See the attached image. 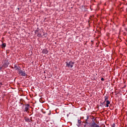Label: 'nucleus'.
Listing matches in <instances>:
<instances>
[{"label":"nucleus","mask_w":127,"mask_h":127,"mask_svg":"<svg viewBox=\"0 0 127 127\" xmlns=\"http://www.w3.org/2000/svg\"><path fill=\"white\" fill-rule=\"evenodd\" d=\"M42 53L44 54H48V50H46V49H44L42 51Z\"/></svg>","instance_id":"7"},{"label":"nucleus","mask_w":127,"mask_h":127,"mask_svg":"<svg viewBox=\"0 0 127 127\" xmlns=\"http://www.w3.org/2000/svg\"><path fill=\"white\" fill-rule=\"evenodd\" d=\"M24 119L26 122H30V119H29V118H27L26 117H25Z\"/></svg>","instance_id":"9"},{"label":"nucleus","mask_w":127,"mask_h":127,"mask_svg":"<svg viewBox=\"0 0 127 127\" xmlns=\"http://www.w3.org/2000/svg\"><path fill=\"white\" fill-rule=\"evenodd\" d=\"M23 107H24V104H23Z\"/></svg>","instance_id":"24"},{"label":"nucleus","mask_w":127,"mask_h":127,"mask_svg":"<svg viewBox=\"0 0 127 127\" xmlns=\"http://www.w3.org/2000/svg\"><path fill=\"white\" fill-rule=\"evenodd\" d=\"M30 121H32V117H31L30 118Z\"/></svg>","instance_id":"15"},{"label":"nucleus","mask_w":127,"mask_h":127,"mask_svg":"<svg viewBox=\"0 0 127 127\" xmlns=\"http://www.w3.org/2000/svg\"><path fill=\"white\" fill-rule=\"evenodd\" d=\"M97 127H99V125H97Z\"/></svg>","instance_id":"23"},{"label":"nucleus","mask_w":127,"mask_h":127,"mask_svg":"<svg viewBox=\"0 0 127 127\" xmlns=\"http://www.w3.org/2000/svg\"><path fill=\"white\" fill-rule=\"evenodd\" d=\"M108 98H109V97H108V96H105V101L106 102H107V100H108Z\"/></svg>","instance_id":"10"},{"label":"nucleus","mask_w":127,"mask_h":127,"mask_svg":"<svg viewBox=\"0 0 127 127\" xmlns=\"http://www.w3.org/2000/svg\"><path fill=\"white\" fill-rule=\"evenodd\" d=\"M101 80H102L103 81H104L105 80V79H104V78H103V77H102Z\"/></svg>","instance_id":"16"},{"label":"nucleus","mask_w":127,"mask_h":127,"mask_svg":"<svg viewBox=\"0 0 127 127\" xmlns=\"http://www.w3.org/2000/svg\"><path fill=\"white\" fill-rule=\"evenodd\" d=\"M20 104H22H22H23V103H20Z\"/></svg>","instance_id":"26"},{"label":"nucleus","mask_w":127,"mask_h":127,"mask_svg":"<svg viewBox=\"0 0 127 127\" xmlns=\"http://www.w3.org/2000/svg\"><path fill=\"white\" fill-rule=\"evenodd\" d=\"M105 102H106V101H105V100L104 102H103V103H104H104H105Z\"/></svg>","instance_id":"21"},{"label":"nucleus","mask_w":127,"mask_h":127,"mask_svg":"<svg viewBox=\"0 0 127 127\" xmlns=\"http://www.w3.org/2000/svg\"><path fill=\"white\" fill-rule=\"evenodd\" d=\"M91 127H98V124H97L96 123H95V122H94V121H93V122H92V123L91 124Z\"/></svg>","instance_id":"6"},{"label":"nucleus","mask_w":127,"mask_h":127,"mask_svg":"<svg viewBox=\"0 0 127 127\" xmlns=\"http://www.w3.org/2000/svg\"><path fill=\"white\" fill-rule=\"evenodd\" d=\"M48 115H51V112H50V113H49Z\"/></svg>","instance_id":"18"},{"label":"nucleus","mask_w":127,"mask_h":127,"mask_svg":"<svg viewBox=\"0 0 127 127\" xmlns=\"http://www.w3.org/2000/svg\"><path fill=\"white\" fill-rule=\"evenodd\" d=\"M110 104V101H109L108 100H107V101H106V107H107V108H108L109 107V104Z\"/></svg>","instance_id":"8"},{"label":"nucleus","mask_w":127,"mask_h":127,"mask_svg":"<svg viewBox=\"0 0 127 127\" xmlns=\"http://www.w3.org/2000/svg\"><path fill=\"white\" fill-rule=\"evenodd\" d=\"M78 123H81V120H78Z\"/></svg>","instance_id":"17"},{"label":"nucleus","mask_w":127,"mask_h":127,"mask_svg":"<svg viewBox=\"0 0 127 127\" xmlns=\"http://www.w3.org/2000/svg\"><path fill=\"white\" fill-rule=\"evenodd\" d=\"M66 66H68V67H72L74 63L73 62H66Z\"/></svg>","instance_id":"1"},{"label":"nucleus","mask_w":127,"mask_h":127,"mask_svg":"<svg viewBox=\"0 0 127 127\" xmlns=\"http://www.w3.org/2000/svg\"><path fill=\"white\" fill-rule=\"evenodd\" d=\"M19 74L21 76H27L26 73H25V71H22L21 70V67L20 66V70H19Z\"/></svg>","instance_id":"3"},{"label":"nucleus","mask_w":127,"mask_h":127,"mask_svg":"<svg viewBox=\"0 0 127 127\" xmlns=\"http://www.w3.org/2000/svg\"><path fill=\"white\" fill-rule=\"evenodd\" d=\"M1 85H2V83H0Z\"/></svg>","instance_id":"25"},{"label":"nucleus","mask_w":127,"mask_h":127,"mask_svg":"<svg viewBox=\"0 0 127 127\" xmlns=\"http://www.w3.org/2000/svg\"><path fill=\"white\" fill-rule=\"evenodd\" d=\"M38 36L39 37H42L43 36V35L42 34H41V33H38Z\"/></svg>","instance_id":"11"},{"label":"nucleus","mask_w":127,"mask_h":127,"mask_svg":"<svg viewBox=\"0 0 127 127\" xmlns=\"http://www.w3.org/2000/svg\"><path fill=\"white\" fill-rule=\"evenodd\" d=\"M89 119V116H87V120Z\"/></svg>","instance_id":"19"},{"label":"nucleus","mask_w":127,"mask_h":127,"mask_svg":"<svg viewBox=\"0 0 127 127\" xmlns=\"http://www.w3.org/2000/svg\"><path fill=\"white\" fill-rule=\"evenodd\" d=\"M25 109L23 110L24 112H26L27 113H28L30 108V104H26L24 105Z\"/></svg>","instance_id":"2"},{"label":"nucleus","mask_w":127,"mask_h":127,"mask_svg":"<svg viewBox=\"0 0 127 127\" xmlns=\"http://www.w3.org/2000/svg\"><path fill=\"white\" fill-rule=\"evenodd\" d=\"M2 69V66L0 67V70H1Z\"/></svg>","instance_id":"20"},{"label":"nucleus","mask_w":127,"mask_h":127,"mask_svg":"<svg viewBox=\"0 0 127 127\" xmlns=\"http://www.w3.org/2000/svg\"><path fill=\"white\" fill-rule=\"evenodd\" d=\"M8 64H9V62L8 61H7L4 63V64L2 65V66H4V67H7V66H8Z\"/></svg>","instance_id":"5"},{"label":"nucleus","mask_w":127,"mask_h":127,"mask_svg":"<svg viewBox=\"0 0 127 127\" xmlns=\"http://www.w3.org/2000/svg\"><path fill=\"white\" fill-rule=\"evenodd\" d=\"M20 67L19 65H17V64H14V69L16 71H18V74H20Z\"/></svg>","instance_id":"4"},{"label":"nucleus","mask_w":127,"mask_h":127,"mask_svg":"<svg viewBox=\"0 0 127 127\" xmlns=\"http://www.w3.org/2000/svg\"><path fill=\"white\" fill-rule=\"evenodd\" d=\"M2 46L3 47H6V44H5V43L2 44Z\"/></svg>","instance_id":"13"},{"label":"nucleus","mask_w":127,"mask_h":127,"mask_svg":"<svg viewBox=\"0 0 127 127\" xmlns=\"http://www.w3.org/2000/svg\"><path fill=\"white\" fill-rule=\"evenodd\" d=\"M115 126H116L115 123H113V124L112 125V127H115Z\"/></svg>","instance_id":"14"},{"label":"nucleus","mask_w":127,"mask_h":127,"mask_svg":"<svg viewBox=\"0 0 127 127\" xmlns=\"http://www.w3.org/2000/svg\"><path fill=\"white\" fill-rule=\"evenodd\" d=\"M100 107H102V108H103V107H104V103H103V102L102 103H100Z\"/></svg>","instance_id":"12"},{"label":"nucleus","mask_w":127,"mask_h":127,"mask_svg":"<svg viewBox=\"0 0 127 127\" xmlns=\"http://www.w3.org/2000/svg\"><path fill=\"white\" fill-rule=\"evenodd\" d=\"M1 85H0V87Z\"/></svg>","instance_id":"27"},{"label":"nucleus","mask_w":127,"mask_h":127,"mask_svg":"<svg viewBox=\"0 0 127 127\" xmlns=\"http://www.w3.org/2000/svg\"><path fill=\"white\" fill-rule=\"evenodd\" d=\"M12 69H14V67H13V66H11Z\"/></svg>","instance_id":"22"}]
</instances>
